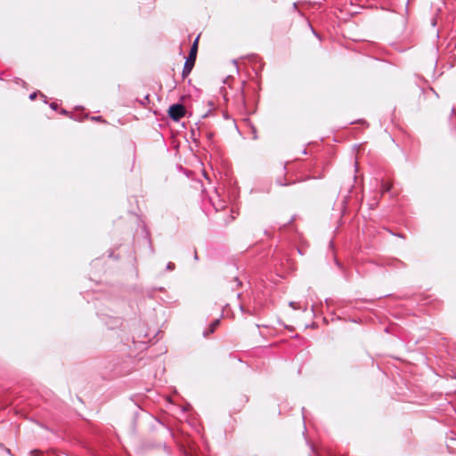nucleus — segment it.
<instances>
[{
  "label": "nucleus",
  "instance_id": "nucleus-1",
  "mask_svg": "<svg viewBox=\"0 0 456 456\" xmlns=\"http://www.w3.org/2000/svg\"><path fill=\"white\" fill-rule=\"evenodd\" d=\"M102 321L109 330H118V336L121 340H129L134 343L135 338H142L148 337L147 332L141 329L143 327L140 318L134 317L127 322L120 317L102 314Z\"/></svg>",
  "mask_w": 456,
  "mask_h": 456
},
{
  "label": "nucleus",
  "instance_id": "nucleus-2",
  "mask_svg": "<svg viewBox=\"0 0 456 456\" xmlns=\"http://www.w3.org/2000/svg\"><path fill=\"white\" fill-rule=\"evenodd\" d=\"M151 415L149 412L142 411V408L137 406L136 410L133 412V417H132L131 422H130L129 434L134 436H136L137 435L138 420L142 418H151Z\"/></svg>",
  "mask_w": 456,
  "mask_h": 456
},
{
  "label": "nucleus",
  "instance_id": "nucleus-3",
  "mask_svg": "<svg viewBox=\"0 0 456 456\" xmlns=\"http://www.w3.org/2000/svg\"><path fill=\"white\" fill-rule=\"evenodd\" d=\"M185 113L186 110L182 102L171 104L167 110L169 118L175 122H178L182 118L185 116Z\"/></svg>",
  "mask_w": 456,
  "mask_h": 456
},
{
  "label": "nucleus",
  "instance_id": "nucleus-4",
  "mask_svg": "<svg viewBox=\"0 0 456 456\" xmlns=\"http://www.w3.org/2000/svg\"><path fill=\"white\" fill-rule=\"evenodd\" d=\"M197 53L198 52L195 51V49H191L189 56L187 57L186 61L183 66V77H187L188 74L191 71V69L195 64Z\"/></svg>",
  "mask_w": 456,
  "mask_h": 456
},
{
  "label": "nucleus",
  "instance_id": "nucleus-5",
  "mask_svg": "<svg viewBox=\"0 0 456 456\" xmlns=\"http://www.w3.org/2000/svg\"><path fill=\"white\" fill-rule=\"evenodd\" d=\"M142 233H143V239L145 240V241L149 247L151 254H154V248H153L151 238V232L148 230L146 224L142 225Z\"/></svg>",
  "mask_w": 456,
  "mask_h": 456
},
{
  "label": "nucleus",
  "instance_id": "nucleus-6",
  "mask_svg": "<svg viewBox=\"0 0 456 456\" xmlns=\"http://www.w3.org/2000/svg\"><path fill=\"white\" fill-rule=\"evenodd\" d=\"M387 266L393 269L406 268V264L400 259L393 258L387 262Z\"/></svg>",
  "mask_w": 456,
  "mask_h": 456
},
{
  "label": "nucleus",
  "instance_id": "nucleus-7",
  "mask_svg": "<svg viewBox=\"0 0 456 456\" xmlns=\"http://www.w3.org/2000/svg\"><path fill=\"white\" fill-rule=\"evenodd\" d=\"M287 164L288 163H285L284 166H283V176L282 177H279V178L276 179V183L278 185H280V186H289V185L296 183V181L286 182L285 175H286V172H287Z\"/></svg>",
  "mask_w": 456,
  "mask_h": 456
},
{
  "label": "nucleus",
  "instance_id": "nucleus-8",
  "mask_svg": "<svg viewBox=\"0 0 456 456\" xmlns=\"http://www.w3.org/2000/svg\"><path fill=\"white\" fill-rule=\"evenodd\" d=\"M421 88V94L425 98H430L431 96H434L436 98H438V94L435 91L434 87H420Z\"/></svg>",
  "mask_w": 456,
  "mask_h": 456
},
{
  "label": "nucleus",
  "instance_id": "nucleus-9",
  "mask_svg": "<svg viewBox=\"0 0 456 456\" xmlns=\"http://www.w3.org/2000/svg\"><path fill=\"white\" fill-rule=\"evenodd\" d=\"M220 323V320L219 319H216L214 320L210 324H209V327H208V330H205L203 332V336L205 338H207L209 334L213 333L216 329L217 328V326L219 325Z\"/></svg>",
  "mask_w": 456,
  "mask_h": 456
},
{
  "label": "nucleus",
  "instance_id": "nucleus-10",
  "mask_svg": "<svg viewBox=\"0 0 456 456\" xmlns=\"http://www.w3.org/2000/svg\"><path fill=\"white\" fill-rule=\"evenodd\" d=\"M158 446H163L164 450L169 453L170 452V448L168 446H167V444L164 443L163 444H155L153 443H145L143 444V447L145 449H152V448H155V447H158Z\"/></svg>",
  "mask_w": 456,
  "mask_h": 456
},
{
  "label": "nucleus",
  "instance_id": "nucleus-11",
  "mask_svg": "<svg viewBox=\"0 0 456 456\" xmlns=\"http://www.w3.org/2000/svg\"><path fill=\"white\" fill-rule=\"evenodd\" d=\"M84 118L90 119L91 121L100 122L103 124H107L108 122L102 116H90L89 114H85Z\"/></svg>",
  "mask_w": 456,
  "mask_h": 456
},
{
  "label": "nucleus",
  "instance_id": "nucleus-12",
  "mask_svg": "<svg viewBox=\"0 0 456 456\" xmlns=\"http://www.w3.org/2000/svg\"><path fill=\"white\" fill-rule=\"evenodd\" d=\"M38 95L43 99L44 103H47V97H46L44 94H42L41 92H39V91H37V92H33V93H31V94H29L28 98H29V100L33 101V100H35Z\"/></svg>",
  "mask_w": 456,
  "mask_h": 456
},
{
  "label": "nucleus",
  "instance_id": "nucleus-13",
  "mask_svg": "<svg viewBox=\"0 0 456 456\" xmlns=\"http://www.w3.org/2000/svg\"><path fill=\"white\" fill-rule=\"evenodd\" d=\"M136 102H138L141 105L146 106L150 103V94H144L142 99H136Z\"/></svg>",
  "mask_w": 456,
  "mask_h": 456
},
{
  "label": "nucleus",
  "instance_id": "nucleus-14",
  "mask_svg": "<svg viewBox=\"0 0 456 456\" xmlns=\"http://www.w3.org/2000/svg\"><path fill=\"white\" fill-rule=\"evenodd\" d=\"M391 190V185L387 182H382L381 183V191L382 193L388 192Z\"/></svg>",
  "mask_w": 456,
  "mask_h": 456
},
{
  "label": "nucleus",
  "instance_id": "nucleus-15",
  "mask_svg": "<svg viewBox=\"0 0 456 456\" xmlns=\"http://www.w3.org/2000/svg\"><path fill=\"white\" fill-rule=\"evenodd\" d=\"M208 105H209L210 109H209L206 113H204V114L201 116V118H206L209 117V115H210V114H211V112H212V109L214 108V102H213L212 101H208Z\"/></svg>",
  "mask_w": 456,
  "mask_h": 456
},
{
  "label": "nucleus",
  "instance_id": "nucleus-16",
  "mask_svg": "<svg viewBox=\"0 0 456 456\" xmlns=\"http://www.w3.org/2000/svg\"><path fill=\"white\" fill-rule=\"evenodd\" d=\"M84 115L85 114H83V115H77V114L72 113L70 118L75 120V121L81 122V121H83L84 119L86 118H84Z\"/></svg>",
  "mask_w": 456,
  "mask_h": 456
},
{
  "label": "nucleus",
  "instance_id": "nucleus-17",
  "mask_svg": "<svg viewBox=\"0 0 456 456\" xmlns=\"http://www.w3.org/2000/svg\"><path fill=\"white\" fill-rule=\"evenodd\" d=\"M334 262H335V265L341 270V272H345V267L344 265H342L341 262H339V260L338 258H334Z\"/></svg>",
  "mask_w": 456,
  "mask_h": 456
},
{
  "label": "nucleus",
  "instance_id": "nucleus-18",
  "mask_svg": "<svg viewBox=\"0 0 456 456\" xmlns=\"http://www.w3.org/2000/svg\"><path fill=\"white\" fill-rule=\"evenodd\" d=\"M200 37V35H199V36L196 37V39L194 40V42H193V44H192V45H191V49H195V51H197V52H198V45H199Z\"/></svg>",
  "mask_w": 456,
  "mask_h": 456
},
{
  "label": "nucleus",
  "instance_id": "nucleus-19",
  "mask_svg": "<svg viewBox=\"0 0 456 456\" xmlns=\"http://www.w3.org/2000/svg\"><path fill=\"white\" fill-rule=\"evenodd\" d=\"M60 114L61 115H63V116H66V117H69L70 118L71 115H72V112L65 110V109H61L60 110Z\"/></svg>",
  "mask_w": 456,
  "mask_h": 456
},
{
  "label": "nucleus",
  "instance_id": "nucleus-20",
  "mask_svg": "<svg viewBox=\"0 0 456 456\" xmlns=\"http://www.w3.org/2000/svg\"><path fill=\"white\" fill-rule=\"evenodd\" d=\"M355 123L362 124V125H364L366 126H369L368 122L365 119H358V120H355V121H351L349 124H355Z\"/></svg>",
  "mask_w": 456,
  "mask_h": 456
},
{
  "label": "nucleus",
  "instance_id": "nucleus-21",
  "mask_svg": "<svg viewBox=\"0 0 456 456\" xmlns=\"http://www.w3.org/2000/svg\"><path fill=\"white\" fill-rule=\"evenodd\" d=\"M175 265L172 262H168L166 265V270H167V271H173V270H175Z\"/></svg>",
  "mask_w": 456,
  "mask_h": 456
},
{
  "label": "nucleus",
  "instance_id": "nucleus-22",
  "mask_svg": "<svg viewBox=\"0 0 456 456\" xmlns=\"http://www.w3.org/2000/svg\"><path fill=\"white\" fill-rule=\"evenodd\" d=\"M206 136H207L208 141L210 143H212V142H213V138H214V133H212V132H208Z\"/></svg>",
  "mask_w": 456,
  "mask_h": 456
},
{
  "label": "nucleus",
  "instance_id": "nucleus-23",
  "mask_svg": "<svg viewBox=\"0 0 456 456\" xmlns=\"http://www.w3.org/2000/svg\"><path fill=\"white\" fill-rule=\"evenodd\" d=\"M49 106L53 110H58L59 105L56 102H52Z\"/></svg>",
  "mask_w": 456,
  "mask_h": 456
},
{
  "label": "nucleus",
  "instance_id": "nucleus-24",
  "mask_svg": "<svg viewBox=\"0 0 456 456\" xmlns=\"http://www.w3.org/2000/svg\"><path fill=\"white\" fill-rule=\"evenodd\" d=\"M252 137L254 140H257L258 138L256 128L255 126L252 127Z\"/></svg>",
  "mask_w": 456,
  "mask_h": 456
},
{
  "label": "nucleus",
  "instance_id": "nucleus-25",
  "mask_svg": "<svg viewBox=\"0 0 456 456\" xmlns=\"http://www.w3.org/2000/svg\"><path fill=\"white\" fill-rule=\"evenodd\" d=\"M0 447L4 449L6 453H8L9 455H12L11 450L9 448L4 447V445L3 444H0Z\"/></svg>",
  "mask_w": 456,
  "mask_h": 456
},
{
  "label": "nucleus",
  "instance_id": "nucleus-26",
  "mask_svg": "<svg viewBox=\"0 0 456 456\" xmlns=\"http://www.w3.org/2000/svg\"><path fill=\"white\" fill-rule=\"evenodd\" d=\"M294 219H295V217H294V216H292V217H291V218H290L287 223H284V224H282V226H283V227H285V226H287V225L290 224L294 221Z\"/></svg>",
  "mask_w": 456,
  "mask_h": 456
},
{
  "label": "nucleus",
  "instance_id": "nucleus-27",
  "mask_svg": "<svg viewBox=\"0 0 456 456\" xmlns=\"http://www.w3.org/2000/svg\"><path fill=\"white\" fill-rule=\"evenodd\" d=\"M233 281L236 282L237 286H240L242 284V282L240 281L238 277H234Z\"/></svg>",
  "mask_w": 456,
  "mask_h": 456
},
{
  "label": "nucleus",
  "instance_id": "nucleus-28",
  "mask_svg": "<svg viewBox=\"0 0 456 456\" xmlns=\"http://www.w3.org/2000/svg\"><path fill=\"white\" fill-rule=\"evenodd\" d=\"M240 92L242 99L244 100V97H245L244 96V86L240 87Z\"/></svg>",
  "mask_w": 456,
  "mask_h": 456
},
{
  "label": "nucleus",
  "instance_id": "nucleus-29",
  "mask_svg": "<svg viewBox=\"0 0 456 456\" xmlns=\"http://www.w3.org/2000/svg\"><path fill=\"white\" fill-rule=\"evenodd\" d=\"M289 306H290V307H292L293 309H297V307H296L297 303H296V302L291 301V302H289Z\"/></svg>",
  "mask_w": 456,
  "mask_h": 456
},
{
  "label": "nucleus",
  "instance_id": "nucleus-30",
  "mask_svg": "<svg viewBox=\"0 0 456 456\" xmlns=\"http://www.w3.org/2000/svg\"><path fill=\"white\" fill-rule=\"evenodd\" d=\"M239 307H240V310L241 313H246L247 312V310L245 309V307L242 305H240Z\"/></svg>",
  "mask_w": 456,
  "mask_h": 456
},
{
  "label": "nucleus",
  "instance_id": "nucleus-31",
  "mask_svg": "<svg viewBox=\"0 0 456 456\" xmlns=\"http://www.w3.org/2000/svg\"><path fill=\"white\" fill-rule=\"evenodd\" d=\"M214 208H216V211H218L220 208H224V205L216 206L214 204Z\"/></svg>",
  "mask_w": 456,
  "mask_h": 456
},
{
  "label": "nucleus",
  "instance_id": "nucleus-32",
  "mask_svg": "<svg viewBox=\"0 0 456 456\" xmlns=\"http://www.w3.org/2000/svg\"><path fill=\"white\" fill-rule=\"evenodd\" d=\"M166 430L168 435L173 436L172 430L168 427H166Z\"/></svg>",
  "mask_w": 456,
  "mask_h": 456
},
{
  "label": "nucleus",
  "instance_id": "nucleus-33",
  "mask_svg": "<svg viewBox=\"0 0 456 456\" xmlns=\"http://www.w3.org/2000/svg\"><path fill=\"white\" fill-rule=\"evenodd\" d=\"M302 154L303 155H307L308 154L307 150L306 149H303L302 150Z\"/></svg>",
  "mask_w": 456,
  "mask_h": 456
},
{
  "label": "nucleus",
  "instance_id": "nucleus-34",
  "mask_svg": "<svg viewBox=\"0 0 456 456\" xmlns=\"http://www.w3.org/2000/svg\"><path fill=\"white\" fill-rule=\"evenodd\" d=\"M193 258H194L195 260H199V256H198V254H197V252H196V251L194 252V256H193Z\"/></svg>",
  "mask_w": 456,
  "mask_h": 456
},
{
  "label": "nucleus",
  "instance_id": "nucleus-35",
  "mask_svg": "<svg viewBox=\"0 0 456 456\" xmlns=\"http://www.w3.org/2000/svg\"><path fill=\"white\" fill-rule=\"evenodd\" d=\"M109 257H114V256H113V251H112V250H110V252H109Z\"/></svg>",
  "mask_w": 456,
  "mask_h": 456
},
{
  "label": "nucleus",
  "instance_id": "nucleus-36",
  "mask_svg": "<svg viewBox=\"0 0 456 456\" xmlns=\"http://www.w3.org/2000/svg\"><path fill=\"white\" fill-rule=\"evenodd\" d=\"M186 97H187L186 95L183 94V95H181L180 100L184 101Z\"/></svg>",
  "mask_w": 456,
  "mask_h": 456
},
{
  "label": "nucleus",
  "instance_id": "nucleus-37",
  "mask_svg": "<svg viewBox=\"0 0 456 456\" xmlns=\"http://www.w3.org/2000/svg\"><path fill=\"white\" fill-rule=\"evenodd\" d=\"M303 420L305 421V407H302Z\"/></svg>",
  "mask_w": 456,
  "mask_h": 456
},
{
  "label": "nucleus",
  "instance_id": "nucleus-38",
  "mask_svg": "<svg viewBox=\"0 0 456 456\" xmlns=\"http://www.w3.org/2000/svg\"><path fill=\"white\" fill-rule=\"evenodd\" d=\"M76 110H84V108L81 105L76 106Z\"/></svg>",
  "mask_w": 456,
  "mask_h": 456
},
{
  "label": "nucleus",
  "instance_id": "nucleus-39",
  "mask_svg": "<svg viewBox=\"0 0 456 456\" xmlns=\"http://www.w3.org/2000/svg\"><path fill=\"white\" fill-rule=\"evenodd\" d=\"M157 289H158V290H159V291H163V290H164V288H163V287H159V288H158Z\"/></svg>",
  "mask_w": 456,
  "mask_h": 456
},
{
  "label": "nucleus",
  "instance_id": "nucleus-40",
  "mask_svg": "<svg viewBox=\"0 0 456 456\" xmlns=\"http://www.w3.org/2000/svg\"><path fill=\"white\" fill-rule=\"evenodd\" d=\"M297 251L300 255H303L302 250L300 248H297Z\"/></svg>",
  "mask_w": 456,
  "mask_h": 456
},
{
  "label": "nucleus",
  "instance_id": "nucleus-41",
  "mask_svg": "<svg viewBox=\"0 0 456 456\" xmlns=\"http://www.w3.org/2000/svg\"><path fill=\"white\" fill-rule=\"evenodd\" d=\"M246 313H247V314H250V315H252V314H253V313H252L251 311H248V310H247V312H246Z\"/></svg>",
  "mask_w": 456,
  "mask_h": 456
},
{
  "label": "nucleus",
  "instance_id": "nucleus-42",
  "mask_svg": "<svg viewBox=\"0 0 456 456\" xmlns=\"http://www.w3.org/2000/svg\"><path fill=\"white\" fill-rule=\"evenodd\" d=\"M241 297V293L237 294V297L240 298Z\"/></svg>",
  "mask_w": 456,
  "mask_h": 456
},
{
  "label": "nucleus",
  "instance_id": "nucleus-43",
  "mask_svg": "<svg viewBox=\"0 0 456 456\" xmlns=\"http://www.w3.org/2000/svg\"><path fill=\"white\" fill-rule=\"evenodd\" d=\"M225 87H223V86H220V89H221V93L223 94V89H224Z\"/></svg>",
  "mask_w": 456,
  "mask_h": 456
},
{
  "label": "nucleus",
  "instance_id": "nucleus-44",
  "mask_svg": "<svg viewBox=\"0 0 456 456\" xmlns=\"http://www.w3.org/2000/svg\"><path fill=\"white\" fill-rule=\"evenodd\" d=\"M12 456H14V455H12Z\"/></svg>",
  "mask_w": 456,
  "mask_h": 456
},
{
  "label": "nucleus",
  "instance_id": "nucleus-45",
  "mask_svg": "<svg viewBox=\"0 0 456 456\" xmlns=\"http://www.w3.org/2000/svg\"><path fill=\"white\" fill-rule=\"evenodd\" d=\"M12 456H14V455H12Z\"/></svg>",
  "mask_w": 456,
  "mask_h": 456
}]
</instances>
